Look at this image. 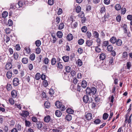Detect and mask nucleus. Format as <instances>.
<instances>
[{"label": "nucleus", "mask_w": 132, "mask_h": 132, "mask_svg": "<svg viewBox=\"0 0 132 132\" xmlns=\"http://www.w3.org/2000/svg\"><path fill=\"white\" fill-rule=\"evenodd\" d=\"M24 4L23 2L21 1H20L18 2L17 6H18V10H20L22 9L23 7Z\"/></svg>", "instance_id": "nucleus-2"}, {"label": "nucleus", "mask_w": 132, "mask_h": 132, "mask_svg": "<svg viewBox=\"0 0 132 132\" xmlns=\"http://www.w3.org/2000/svg\"><path fill=\"white\" fill-rule=\"evenodd\" d=\"M96 42L97 43V46H100L101 44V40L99 38H97Z\"/></svg>", "instance_id": "nucleus-40"}, {"label": "nucleus", "mask_w": 132, "mask_h": 132, "mask_svg": "<svg viewBox=\"0 0 132 132\" xmlns=\"http://www.w3.org/2000/svg\"><path fill=\"white\" fill-rule=\"evenodd\" d=\"M5 67L6 69L9 70L12 68V65L11 63L8 62L6 63Z\"/></svg>", "instance_id": "nucleus-6"}, {"label": "nucleus", "mask_w": 132, "mask_h": 132, "mask_svg": "<svg viewBox=\"0 0 132 132\" xmlns=\"http://www.w3.org/2000/svg\"><path fill=\"white\" fill-rule=\"evenodd\" d=\"M41 75L39 73H37L35 75V79L37 80H39L41 78Z\"/></svg>", "instance_id": "nucleus-25"}, {"label": "nucleus", "mask_w": 132, "mask_h": 132, "mask_svg": "<svg viewBox=\"0 0 132 132\" xmlns=\"http://www.w3.org/2000/svg\"><path fill=\"white\" fill-rule=\"evenodd\" d=\"M13 56L14 59L17 60L18 59L19 55L17 53L15 52L13 54Z\"/></svg>", "instance_id": "nucleus-41"}, {"label": "nucleus", "mask_w": 132, "mask_h": 132, "mask_svg": "<svg viewBox=\"0 0 132 132\" xmlns=\"http://www.w3.org/2000/svg\"><path fill=\"white\" fill-rule=\"evenodd\" d=\"M43 85L45 87H47L48 85V82L47 80H44L43 81Z\"/></svg>", "instance_id": "nucleus-52"}, {"label": "nucleus", "mask_w": 132, "mask_h": 132, "mask_svg": "<svg viewBox=\"0 0 132 132\" xmlns=\"http://www.w3.org/2000/svg\"><path fill=\"white\" fill-rule=\"evenodd\" d=\"M28 61V59L26 57L23 58L21 60L22 62L24 64H26L27 63Z\"/></svg>", "instance_id": "nucleus-12"}, {"label": "nucleus", "mask_w": 132, "mask_h": 132, "mask_svg": "<svg viewBox=\"0 0 132 132\" xmlns=\"http://www.w3.org/2000/svg\"><path fill=\"white\" fill-rule=\"evenodd\" d=\"M105 58V55L104 53H101L100 56V59L102 60H104Z\"/></svg>", "instance_id": "nucleus-22"}, {"label": "nucleus", "mask_w": 132, "mask_h": 132, "mask_svg": "<svg viewBox=\"0 0 132 132\" xmlns=\"http://www.w3.org/2000/svg\"><path fill=\"white\" fill-rule=\"evenodd\" d=\"M18 6H17V4L15 3H13L11 4L10 6V8L11 9H13L16 10H18Z\"/></svg>", "instance_id": "nucleus-13"}, {"label": "nucleus", "mask_w": 132, "mask_h": 132, "mask_svg": "<svg viewBox=\"0 0 132 132\" xmlns=\"http://www.w3.org/2000/svg\"><path fill=\"white\" fill-rule=\"evenodd\" d=\"M81 10V7L79 6H77L76 8V12L78 13H79Z\"/></svg>", "instance_id": "nucleus-27"}, {"label": "nucleus", "mask_w": 132, "mask_h": 132, "mask_svg": "<svg viewBox=\"0 0 132 132\" xmlns=\"http://www.w3.org/2000/svg\"><path fill=\"white\" fill-rule=\"evenodd\" d=\"M8 25L9 26H12L13 24V22L12 21L11 19H9L8 21Z\"/></svg>", "instance_id": "nucleus-55"}, {"label": "nucleus", "mask_w": 132, "mask_h": 132, "mask_svg": "<svg viewBox=\"0 0 132 132\" xmlns=\"http://www.w3.org/2000/svg\"><path fill=\"white\" fill-rule=\"evenodd\" d=\"M21 125H20L19 124H18L16 126V128H16V129H17L18 130V131H20L21 130Z\"/></svg>", "instance_id": "nucleus-61"}, {"label": "nucleus", "mask_w": 132, "mask_h": 132, "mask_svg": "<svg viewBox=\"0 0 132 132\" xmlns=\"http://www.w3.org/2000/svg\"><path fill=\"white\" fill-rule=\"evenodd\" d=\"M86 93L87 95H91V94L94 95L97 92L96 89L94 87H92L90 88L87 87L86 90Z\"/></svg>", "instance_id": "nucleus-1"}, {"label": "nucleus", "mask_w": 132, "mask_h": 132, "mask_svg": "<svg viewBox=\"0 0 132 132\" xmlns=\"http://www.w3.org/2000/svg\"><path fill=\"white\" fill-rule=\"evenodd\" d=\"M35 55L34 53H32L31 54L29 57V58L32 60L33 61L35 59Z\"/></svg>", "instance_id": "nucleus-34"}, {"label": "nucleus", "mask_w": 132, "mask_h": 132, "mask_svg": "<svg viewBox=\"0 0 132 132\" xmlns=\"http://www.w3.org/2000/svg\"><path fill=\"white\" fill-rule=\"evenodd\" d=\"M66 119L68 121H70L72 119V117L70 114L67 115L66 116Z\"/></svg>", "instance_id": "nucleus-26"}, {"label": "nucleus", "mask_w": 132, "mask_h": 132, "mask_svg": "<svg viewBox=\"0 0 132 132\" xmlns=\"http://www.w3.org/2000/svg\"><path fill=\"white\" fill-rule=\"evenodd\" d=\"M101 121L99 119H97L94 121V123L96 124H99Z\"/></svg>", "instance_id": "nucleus-58"}, {"label": "nucleus", "mask_w": 132, "mask_h": 132, "mask_svg": "<svg viewBox=\"0 0 132 132\" xmlns=\"http://www.w3.org/2000/svg\"><path fill=\"white\" fill-rule=\"evenodd\" d=\"M84 42V40L82 39H79L78 41V43L80 45H81L83 44Z\"/></svg>", "instance_id": "nucleus-51"}, {"label": "nucleus", "mask_w": 132, "mask_h": 132, "mask_svg": "<svg viewBox=\"0 0 132 132\" xmlns=\"http://www.w3.org/2000/svg\"><path fill=\"white\" fill-rule=\"evenodd\" d=\"M12 72L9 71L8 72L6 73V76L8 79H10L12 76Z\"/></svg>", "instance_id": "nucleus-24"}, {"label": "nucleus", "mask_w": 132, "mask_h": 132, "mask_svg": "<svg viewBox=\"0 0 132 132\" xmlns=\"http://www.w3.org/2000/svg\"><path fill=\"white\" fill-rule=\"evenodd\" d=\"M56 60L55 58H53L51 60V64L52 65H55L56 62Z\"/></svg>", "instance_id": "nucleus-32"}, {"label": "nucleus", "mask_w": 132, "mask_h": 132, "mask_svg": "<svg viewBox=\"0 0 132 132\" xmlns=\"http://www.w3.org/2000/svg\"><path fill=\"white\" fill-rule=\"evenodd\" d=\"M19 80L17 78H14L13 81V84L14 86H16L19 84Z\"/></svg>", "instance_id": "nucleus-4"}, {"label": "nucleus", "mask_w": 132, "mask_h": 132, "mask_svg": "<svg viewBox=\"0 0 132 132\" xmlns=\"http://www.w3.org/2000/svg\"><path fill=\"white\" fill-rule=\"evenodd\" d=\"M24 50L26 51V52L28 54L30 52V49L29 47H26L24 48Z\"/></svg>", "instance_id": "nucleus-54"}, {"label": "nucleus", "mask_w": 132, "mask_h": 132, "mask_svg": "<svg viewBox=\"0 0 132 132\" xmlns=\"http://www.w3.org/2000/svg\"><path fill=\"white\" fill-rule=\"evenodd\" d=\"M121 8V5L119 4H117L115 6V8L116 10H119Z\"/></svg>", "instance_id": "nucleus-36"}, {"label": "nucleus", "mask_w": 132, "mask_h": 132, "mask_svg": "<svg viewBox=\"0 0 132 132\" xmlns=\"http://www.w3.org/2000/svg\"><path fill=\"white\" fill-rule=\"evenodd\" d=\"M8 15V13L7 12H3L2 14V16L4 18H6Z\"/></svg>", "instance_id": "nucleus-30"}, {"label": "nucleus", "mask_w": 132, "mask_h": 132, "mask_svg": "<svg viewBox=\"0 0 132 132\" xmlns=\"http://www.w3.org/2000/svg\"><path fill=\"white\" fill-rule=\"evenodd\" d=\"M93 34L94 37L96 38H99V34L98 32L96 31H94V32Z\"/></svg>", "instance_id": "nucleus-43"}, {"label": "nucleus", "mask_w": 132, "mask_h": 132, "mask_svg": "<svg viewBox=\"0 0 132 132\" xmlns=\"http://www.w3.org/2000/svg\"><path fill=\"white\" fill-rule=\"evenodd\" d=\"M29 114V112L27 111H24L21 114V115L24 117H27Z\"/></svg>", "instance_id": "nucleus-7"}, {"label": "nucleus", "mask_w": 132, "mask_h": 132, "mask_svg": "<svg viewBox=\"0 0 132 132\" xmlns=\"http://www.w3.org/2000/svg\"><path fill=\"white\" fill-rule=\"evenodd\" d=\"M36 126L39 129L43 127V125L42 123L40 122H37L36 123Z\"/></svg>", "instance_id": "nucleus-21"}, {"label": "nucleus", "mask_w": 132, "mask_h": 132, "mask_svg": "<svg viewBox=\"0 0 132 132\" xmlns=\"http://www.w3.org/2000/svg\"><path fill=\"white\" fill-rule=\"evenodd\" d=\"M54 3L53 0H48V3L49 5H52Z\"/></svg>", "instance_id": "nucleus-56"}, {"label": "nucleus", "mask_w": 132, "mask_h": 132, "mask_svg": "<svg viewBox=\"0 0 132 132\" xmlns=\"http://www.w3.org/2000/svg\"><path fill=\"white\" fill-rule=\"evenodd\" d=\"M110 42L113 44H114L117 42V39L115 37H112L110 39Z\"/></svg>", "instance_id": "nucleus-18"}, {"label": "nucleus", "mask_w": 132, "mask_h": 132, "mask_svg": "<svg viewBox=\"0 0 132 132\" xmlns=\"http://www.w3.org/2000/svg\"><path fill=\"white\" fill-rule=\"evenodd\" d=\"M109 44V42L108 41H104L103 42V46L105 47L107 46Z\"/></svg>", "instance_id": "nucleus-49"}, {"label": "nucleus", "mask_w": 132, "mask_h": 132, "mask_svg": "<svg viewBox=\"0 0 132 132\" xmlns=\"http://www.w3.org/2000/svg\"><path fill=\"white\" fill-rule=\"evenodd\" d=\"M122 43V42L121 40L118 39L116 42V44L118 46H120L121 45Z\"/></svg>", "instance_id": "nucleus-31"}, {"label": "nucleus", "mask_w": 132, "mask_h": 132, "mask_svg": "<svg viewBox=\"0 0 132 132\" xmlns=\"http://www.w3.org/2000/svg\"><path fill=\"white\" fill-rule=\"evenodd\" d=\"M66 111L67 113L70 114L73 113L74 112L70 108L68 109Z\"/></svg>", "instance_id": "nucleus-35"}, {"label": "nucleus", "mask_w": 132, "mask_h": 132, "mask_svg": "<svg viewBox=\"0 0 132 132\" xmlns=\"http://www.w3.org/2000/svg\"><path fill=\"white\" fill-rule=\"evenodd\" d=\"M11 95L13 98H15L17 95V91L14 90H13L11 92Z\"/></svg>", "instance_id": "nucleus-10"}, {"label": "nucleus", "mask_w": 132, "mask_h": 132, "mask_svg": "<svg viewBox=\"0 0 132 132\" xmlns=\"http://www.w3.org/2000/svg\"><path fill=\"white\" fill-rule=\"evenodd\" d=\"M93 43V42L92 40H87L86 43V46L90 47L92 45Z\"/></svg>", "instance_id": "nucleus-11"}, {"label": "nucleus", "mask_w": 132, "mask_h": 132, "mask_svg": "<svg viewBox=\"0 0 132 132\" xmlns=\"http://www.w3.org/2000/svg\"><path fill=\"white\" fill-rule=\"evenodd\" d=\"M65 69L66 72L68 73L70 72L71 68L70 67L68 66L65 67Z\"/></svg>", "instance_id": "nucleus-42"}, {"label": "nucleus", "mask_w": 132, "mask_h": 132, "mask_svg": "<svg viewBox=\"0 0 132 132\" xmlns=\"http://www.w3.org/2000/svg\"><path fill=\"white\" fill-rule=\"evenodd\" d=\"M35 44L37 46L39 47L41 44V42L39 40H37L35 42Z\"/></svg>", "instance_id": "nucleus-38"}, {"label": "nucleus", "mask_w": 132, "mask_h": 132, "mask_svg": "<svg viewBox=\"0 0 132 132\" xmlns=\"http://www.w3.org/2000/svg\"><path fill=\"white\" fill-rule=\"evenodd\" d=\"M36 53L37 54H39L41 51L39 47L37 48L36 50Z\"/></svg>", "instance_id": "nucleus-62"}, {"label": "nucleus", "mask_w": 132, "mask_h": 132, "mask_svg": "<svg viewBox=\"0 0 132 132\" xmlns=\"http://www.w3.org/2000/svg\"><path fill=\"white\" fill-rule=\"evenodd\" d=\"M45 107L47 108H50V103L47 102H46L44 103Z\"/></svg>", "instance_id": "nucleus-33"}, {"label": "nucleus", "mask_w": 132, "mask_h": 132, "mask_svg": "<svg viewBox=\"0 0 132 132\" xmlns=\"http://www.w3.org/2000/svg\"><path fill=\"white\" fill-rule=\"evenodd\" d=\"M121 19V17L120 15H117L116 17V20L117 21L120 22Z\"/></svg>", "instance_id": "nucleus-59"}, {"label": "nucleus", "mask_w": 132, "mask_h": 132, "mask_svg": "<svg viewBox=\"0 0 132 132\" xmlns=\"http://www.w3.org/2000/svg\"><path fill=\"white\" fill-rule=\"evenodd\" d=\"M55 114L56 116L60 117L61 116L62 113L60 111L57 110L56 111Z\"/></svg>", "instance_id": "nucleus-19"}, {"label": "nucleus", "mask_w": 132, "mask_h": 132, "mask_svg": "<svg viewBox=\"0 0 132 132\" xmlns=\"http://www.w3.org/2000/svg\"><path fill=\"white\" fill-rule=\"evenodd\" d=\"M9 102L11 104H13L14 103V100L12 98L9 99Z\"/></svg>", "instance_id": "nucleus-57"}, {"label": "nucleus", "mask_w": 132, "mask_h": 132, "mask_svg": "<svg viewBox=\"0 0 132 132\" xmlns=\"http://www.w3.org/2000/svg\"><path fill=\"white\" fill-rule=\"evenodd\" d=\"M88 95H85L83 97V102L85 103H89L91 102L89 100V97L87 96Z\"/></svg>", "instance_id": "nucleus-3"}, {"label": "nucleus", "mask_w": 132, "mask_h": 132, "mask_svg": "<svg viewBox=\"0 0 132 132\" xmlns=\"http://www.w3.org/2000/svg\"><path fill=\"white\" fill-rule=\"evenodd\" d=\"M49 93L51 97H52L53 96V94L54 93V91L52 89H49Z\"/></svg>", "instance_id": "nucleus-37"}, {"label": "nucleus", "mask_w": 132, "mask_h": 132, "mask_svg": "<svg viewBox=\"0 0 132 132\" xmlns=\"http://www.w3.org/2000/svg\"><path fill=\"white\" fill-rule=\"evenodd\" d=\"M57 67L60 69H62L63 68V66L61 62H60L58 63Z\"/></svg>", "instance_id": "nucleus-53"}, {"label": "nucleus", "mask_w": 132, "mask_h": 132, "mask_svg": "<svg viewBox=\"0 0 132 132\" xmlns=\"http://www.w3.org/2000/svg\"><path fill=\"white\" fill-rule=\"evenodd\" d=\"M112 78L114 79V84H117L118 81V76L116 75H114L112 76Z\"/></svg>", "instance_id": "nucleus-8"}, {"label": "nucleus", "mask_w": 132, "mask_h": 132, "mask_svg": "<svg viewBox=\"0 0 132 132\" xmlns=\"http://www.w3.org/2000/svg\"><path fill=\"white\" fill-rule=\"evenodd\" d=\"M101 98L100 96L95 95L94 97V100L96 102L98 103L101 100Z\"/></svg>", "instance_id": "nucleus-9"}, {"label": "nucleus", "mask_w": 132, "mask_h": 132, "mask_svg": "<svg viewBox=\"0 0 132 132\" xmlns=\"http://www.w3.org/2000/svg\"><path fill=\"white\" fill-rule=\"evenodd\" d=\"M107 50L109 51H111L113 49V47L111 45H108L107 47Z\"/></svg>", "instance_id": "nucleus-29"}, {"label": "nucleus", "mask_w": 132, "mask_h": 132, "mask_svg": "<svg viewBox=\"0 0 132 132\" xmlns=\"http://www.w3.org/2000/svg\"><path fill=\"white\" fill-rule=\"evenodd\" d=\"M73 35L71 34H68L67 37V39L69 41H70L72 40L73 39Z\"/></svg>", "instance_id": "nucleus-16"}, {"label": "nucleus", "mask_w": 132, "mask_h": 132, "mask_svg": "<svg viewBox=\"0 0 132 132\" xmlns=\"http://www.w3.org/2000/svg\"><path fill=\"white\" fill-rule=\"evenodd\" d=\"M86 119L88 120H91L92 118V115L90 113H87L85 115Z\"/></svg>", "instance_id": "nucleus-5"}, {"label": "nucleus", "mask_w": 132, "mask_h": 132, "mask_svg": "<svg viewBox=\"0 0 132 132\" xmlns=\"http://www.w3.org/2000/svg\"><path fill=\"white\" fill-rule=\"evenodd\" d=\"M6 88L7 90L8 91L11 90L12 89V87L10 84H7Z\"/></svg>", "instance_id": "nucleus-28"}, {"label": "nucleus", "mask_w": 132, "mask_h": 132, "mask_svg": "<svg viewBox=\"0 0 132 132\" xmlns=\"http://www.w3.org/2000/svg\"><path fill=\"white\" fill-rule=\"evenodd\" d=\"M81 30L82 32H85L87 31V28L86 26H84L82 27Z\"/></svg>", "instance_id": "nucleus-39"}, {"label": "nucleus", "mask_w": 132, "mask_h": 132, "mask_svg": "<svg viewBox=\"0 0 132 132\" xmlns=\"http://www.w3.org/2000/svg\"><path fill=\"white\" fill-rule=\"evenodd\" d=\"M87 85V82L85 80H83L81 83V86L82 87L85 88Z\"/></svg>", "instance_id": "nucleus-14"}, {"label": "nucleus", "mask_w": 132, "mask_h": 132, "mask_svg": "<svg viewBox=\"0 0 132 132\" xmlns=\"http://www.w3.org/2000/svg\"><path fill=\"white\" fill-rule=\"evenodd\" d=\"M64 27V25L63 23H62L59 25L58 28L59 30H61L63 29Z\"/></svg>", "instance_id": "nucleus-46"}, {"label": "nucleus", "mask_w": 132, "mask_h": 132, "mask_svg": "<svg viewBox=\"0 0 132 132\" xmlns=\"http://www.w3.org/2000/svg\"><path fill=\"white\" fill-rule=\"evenodd\" d=\"M44 62L45 64H47L48 63V59L47 57H45L44 60Z\"/></svg>", "instance_id": "nucleus-64"}, {"label": "nucleus", "mask_w": 132, "mask_h": 132, "mask_svg": "<svg viewBox=\"0 0 132 132\" xmlns=\"http://www.w3.org/2000/svg\"><path fill=\"white\" fill-rule=\"evenodd\" d=\"M98 46H97L95 48V50L96 52L98 53L100 52L101 51V49L98 47Z\"/></svg>", "instance_id": "nucleus-50"}, {"label": "nucleus", "mask_w": 132, "mask_h": 132, "mask_svg": "<svg viewBox=\"0 0 132 132\" xmlns=\"http://www.w3.org/2000/svg\"><path fill=\"white\" fill-rule=\"evenodd\" d=\"M25 125L26 127H29L31 124V122L29 121L26 120L25 121Z\"/></svg>", "instance_id": "nucleus-45"}, {"label": "nucleus", "mask_w": 132, "mask_h": 132, "mask_svg": "<svg viewBox=\"0 0 132 132\" xmlns=\"http://www.w3.org/2000/svg\"><path fill=\"white\" fill-rule=\"evenodd\" d=\"M105 9L104 7H102L100 9V11L101 13H104L105 11Z\"/></svg>", "instance_id": "nucleus-60"}, {"label": "nucleus", "mask_w": 132, "mask_h": 132, "mask_svg": "<svg viewBox=\"0 0 132 132\" xmlns=\"http://www.w3.org/2000/svg\"><path fill=\"white\" fill-rule=\"evenodd\" d=\"M57 36L60 38H61L63 36V33L61 31H58L57 33Z\"/></svg>", "instance_id": "nucleus-23"}, {"label": "nucleus", "mask_w": 132, "mask_h": 132, "mask_svg": "<svg viewBox=\"0 0 132 132\" xmlns=\"http://www.w3.org/2000/svg\"><path fill=\"white\" fill-rule=\"evenodd\" d=\"M131 63L130 62L128 61L127 62V67L128 69H129L131 67Z\"/></svg>", "instance_id": "nucleus-48"}, {"label": "nucleus", "mask_w": 132, "mask_h": 132, "mask_svg": "<svg viewBox=\"0 0 132 132\" xmlns=\"http://www.w3.org/2000/svg\"><path fill=\"white\" fill-rule=\"evenodd\" d=\"M62 59L64 62H67L69 61V56L65 55L62 57Z\"/></svg>", "instance_id": "nucleus-20"}, {"label": "nucleus", "mask_w": 132, "mask_h": 132, "mask_svg": "<svg viewBox=\"0 0 132 132\" xmlns=\"http://www.w3.org/2000/svg\"><path fill=\"white\" fill-rule=\"evenodd\" d=\"M109 116V115L106 113H104L103 115V119L104 120L106 119Z\"/></svg>", "instance_id": "nucleus-44"}, {"label": "nucleus", "mask_w": 132, "mask_h": 132, "mask_svg": "<svg viewBox=\"0 0 132 132\" xmlns=\"http://www.w3.org/2000/svg\"><path fill=\"white\" fill-rule=\"evenodd\" d=\"M31 120L33 122H37V118L35 117H32L31 118Z\"/></svg>", "instance_id": "nucleus-63"}, {"label": "nucleus", "mask_w": 132, "mask_h": 132, "mask_svg": "<svg viewBox=\"0 0 132 132\" xmlns=\"http://www.w3.org/2000/svg\"><path fill=\"white\" fill-rule=\"evenodd\" d=\"M55 105L57 108H59L61 106H62V104L61 102H60L59 101H56L55 103Z\"/></svg>", "instance_id": "nucleus-15"}, {"label": "nucleus", "mask_w": 132, "mask_h": 132, "mask_svg": "<svg viewBox=\"0 0 132 132\" xmlns=\"http://www.w3.org/2000/svg\"><path fill=\"white\" fill-rule=\"evenodd\" d=\"M44 121L46 122H48L50 120V117L49 116H46L44 119Z\"/></svg>", "instance_id": "nucleus-17"}, {"label": "nucleus", "mask_w": 132, "mask_h": 132, "mask_svg": "<svg viewBox=\"0 0 132 132\" xmlns=\"http://www.w3.org/2000/svg\"><path fill=\"white\" fill-rule=\"evenodd\" d=\"M77 63L78 65L79 66H81L82 65V61L80 59H78V60Z\"/></svg>", "instance_id": "nucleus-47"}]
</instances>
